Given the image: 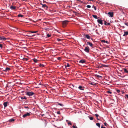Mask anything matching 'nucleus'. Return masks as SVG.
Masks as SVG:
<instances>
[{"mask_svg": "<svg viewBox=\"0 0 128 128\" xmlns=\"http://www.w3.org/2000/svg\"><path fill=\"white\" fill-rule=\"evenodd\" d=\"M34 94V93L32 92L27 91L26 94L28 96H30L33 95Z\"/></svg>", "mask_w": 128, "mask_h": 128, "instance_id": "obj_1", "label": "nucleus"}, {"mask_svg": "<svg viewBox=\"0 0 128 128\" xmlns=\"http://www.w3.org/2000/svg\"><path fill=\"white\" fill-rule=\"evenodd\" d=\"M69 21L68 20H65L62 22V26L64 28L67 25Z\"/></svg>", "mask_w": 128, "mask_h": 128, "instance_id": "obj_2", "label": "nucleus"}, {"mask_svg": "<svg viewBox=\"0 0 128 128\" xmlns=\"http://www.w3.org/2000/svg\"><path fill=\"white\" fill-rule=\"evenodd\" d=\"M108 14L109 15V16L110 17H112L113 16V13L112 12H109L108 13Z\"/></svg>", "mask_w": 128, "mask_h": 128, "instance_id": "obj_3", "label": "nucleus"}, {"mask_svg": "<svg viewBox=\"0 0 128 128\" xmlns=\"http://www.w3.org/2000/svg\"><path fill=\"white\" fill-rule=\"evenodd\" d=\"M30 115V114L29 113L27 112L26 114L23 115V117L25 118L28 116H29Z\"/></svg>", "mask_w": 128, "mask_h": 128, "instance_id": "obj_4", "label": "nucleus"}, {"mask_svg": "<svg viewBox=\"0 0 128 128\" xmlns=\"http://www.w3.org/2000/svg\"><path fill=\"white\" fill-rule=\"evenodd\" d=\"M89 48L88 47H86L85 48L84 50L87 52H89Z\"/></svg>", "mask_w": 128, "mask_h": 128, "instance_id": "obj_5", "label": "nucleus"}, {"mask_svg": "<svg viewBox=\"0 0 128 128\" xmlns=\"http://www.w3.org/2000/svg\"><path fill=\"white\" fill-rule=\"evenodd\" d=\"M97 21L98 23L101 24V25H102L103 24V23L102 20L98 19Z\"/></svg>", "mask_w": 128, "mask_h": 128, "instance_id": "obj_6", "label": "nucleus"}, {"mask_svg": "<svg viewBox=\"0 0 128 128\" xmlns=\"http://www.w3.org/2000/svg\"><path fill=\"white\" fill-rule=\"evenodd\" d=\"M40 4L42 5V7L43 8H46L47 9V8H48V7L47 6H46V4H43L42 3Z\"/></svg>", "mask_w": 128, "mask_h": 128, "instance_id": "obj_7", "label": "nucleus"}, {"mask_svg": "<svg viewBox=\"0 0 128 128\" xmlns=\"http://www.w3.org/2000/svg\"><path fill=\"white\" fill-rule=\"evenodd\" d=\"M0 39L2 40H6V39L5 38L4 36H0Z\"/></svg>", "mask_w": 128, "mask_h": 128, "instance_id": "obj_8", "label": "nucleus"}, {"mask_svg": "<svg viewBox=\"0 0 128 128\" xmlns=\"http://www.w3.org/2000/svg\"><path fill=\"white\" fill-rule=\"evenodd\" d=\"M128 35V31L124 32V34H123V36H126Z\"/></svg>", "mask_w": 128, "mask_h": 128, "instance_id": "obj_9", "label": "nucleus"}, {"mask_svg": "<svg viewBox=\"0 0 128 128\" xmlns=\"http://www.w3.org/2000/svg\"><path fill=\"white\" fill-rule=\"evenodd\" d=\"M86 62V60H80L79 62V63L83 64L84 63Z\"/></svg>", "mask_w": 128, "mask_h": 128, "instance_id": "obj_10", "label": "nucleus"}, {"mask_svg": "<svg viewBox=\"0 0 128 128\" xmlns=\"http://www.w3.org/2000/svg\"><path fill=\"white\" fill-rule=\"evenodd\" d=\"M87 44H88L89 45H90V46L91 47H92L93 46V44H92V43L90 42H87Z\"/></svg>", "mask_w": 128, "mask_h": 128, "instance_id": "obj_11", "label": "nucleus"}, {"mask_svg": "<svg viewBox=\"0 0 128 128\" xmlns=\"http://www.w3.org/2000/svg\"><path fill=\"white\" fill-rule=\"evenodd\" d=\"M8 102H4V103L3 104L4 107H6L7 106Z\"/></svg>", "mask_w": 128, "mask_h": 128, "instance_id": "obj_12", "label": "nucleus"}, {"mask_svg": "<svg viewBox=\"0 0 128 128\" xmlns=\"http://www.w3.org/2000/svg\"><path fill=\"white\" fill-rule=\"evenodd\" d=\"M10 8L12 10H15L16 9V7L15 6H10Z\"/></svg>", "mask_w": 128, "mask_h": 128, "instance_id": "obj_13", "label": "nucleus"}, {"mask_svg": "<svg viewBox=\"0 0 128 128\" xmlns=\"http://www.w3.org/2000/svg\"><path fill=\"white\" fill-rule=\"evenodd\" d=\"M78 88L80 90H84V89L83 88V87L81 86H79L78 87Z\"/></svg>", "mask_w": 128, "mask_h": 128, "instance_id": "obj_14", "label": "nucleus"}, {"mask_svg": "<svg viewBox=\"0 0 128 128\" xmlns=\"http://www.w3.org/2000/svg\"><path fill=\"white\" fill-rule=\"evenodd\" d=\"M101 42H102L106 43L107 44L108 43V41L107 40L105 41L104 40H102Z\"/></svg>", "mask_w": 128, "mask_h": 128, "instance_id": "obj_15", "label": "nucleus"}, {"mask_svg": "<svg viewBox=\"0 0 128 128\" xmlns=\"http://www.w3.org/2000/svg\"><path fill=\"white\" fill-rule=\"evenodd\" d=\"M92 16L94 18H96V19H98V18L97 16H96V15H92Z\"/></svg>", "mask_w": 128, "mask_h": 128, "instance_id": "obj_16", "label": "nucleus"}, {"mask_svg": "<svg viewBox=\"0 0 128 128\" xmlns=\"http://www.w3.org/2000/svg\"><path fill=\"white\" fill-rule=\"evenodd\" d=\"M10 70V68H6L5 70V71L7 72L8 71Z\"/></svg>", "mask_w": 128, "mask_h": 128, "instance_id": "obj_17", "label": "nucleus"}, {"mask_svg": "<svg viewBox=\"0 0 128 128\" xmlns=\"http://www.w3.org/2000/svg\"><path fill=\"white\" fill-rule=\"evenodd\" d=\"M85 36L86 38L88 39H89L90 38V36L86 34Z\"/></svg>", "mask_w": 128, "mask_h": 128, "instance_id": "obj_18", "label": "nucleus"}, {"mask_svg": "<svg viewBox=\"0 0 128 128\" xmlns=\"http://www.w3.org/2000/svg\"><path fill=\"white\" fill-rule=\"evenodd\" d=\"M124 72L128 74V70L126 68H124Z\"/></svg>", "mask_w": 128, "mask_h": 128, "instance_id": "obj_19", "label": "nucleus"}, {"mask_svg": "<svg viewBox=\"0 0 128 128\" xmlns=\"http://www.w3.org/2000/svg\"><path fill=\"white\" fill-rule=\"evenodd\" d=\"M31 32L32 33H36L38 32V31H30L29 32Z\"/></svg>", "mask_w": 128, "mask_h": 128, "instance_id": "obj_20", "label": "nucleus"}, {"mask_svg": "<svg viewBox=\"0 0 128 128\" xmlns=\"http://www.w3.org/2000/svg\"><path fill=\"white\" fill-rule=\"evenodd\" d=\"M23 60L24 61H27L28 60V59L26 58H23Z\"/></svg>", "mask_w": 128, "mask_h": 128, "instance_id": "obj_21", "label": "nucleus"}, {"mask_svg": "<svg viewBox=\"0 0 128 128\" xmlns=\"http://www.w3.org/2000/svg\"><path fill=\"white\" fill-rule=\"evenodd\" d=\"M23 16V15L21 14H19L18 15V16L19 17H22Z\"/></svg>", "mask_w": 128, "mask_h": 128, "instance_id": "obj_22", "label": "nucleus"}, {"mask_svg": "<svg viewBox=\"0 0 128 128\" xmlns=\"http://www.w3.org/2000/svg\"><path fill=\"white\" fill-rule=\"evenodd\" d=\"M33 60L34 61V62H37L38 61V60H37L36 58H34L33 59Z\"/></svg>", "mask_w": 128, "mask_h": 128, "instance_id": "obj_23", "label": "nucleus"}, {"mask_svg": "<svg viewBox=\"0 0 128 128\" xmlns=\"http://www.w3.org/2000/svg\"><path fill=\"white\" fill-rule=\"evenodd\" d=\"M14 120L12 118V119H11L9 121L10 122H12L14 121Z\"/></svg>", "mask_w": 128, "mask_h": 128, "instance_id": "obj_24", "label": "nucleus"}, {"mask_svg": "<svg viewBox=\"0 0 128 128\" xmlns=\"http://www.w3.org/2000/svg\"><path fill=\"white\" fill-rule=\"evenodd\" d=\"M96 125L97 126H98L99 127V128L100 127V123H96Z\"/></svg>", "mask_w": 128, "mask_h": 128, "instance_id": "obj_25", "label": "nucleus"}, {"mask_svg": "<svg viewBox=\"0 0 128 128\" xmlns=\"http://www.w3.org/2000/svg\"><path fill=\"white\" fill-rule=\"evenodd\" d=\"M65 67L66 68V67H69L70 66V65L68 64H67L66 65H65Z\"/></svg>", "mask_w": 128, "mask_h": 128, "instance_id": "obj_26", "label": "nucleus"}, {"mask_svg": "<svg viewBox=\"0 0 128 128\" xmlns=\"http://www.w3.org/2000/svg\"><path fill=\"white\" fill-rule=\"evenodd\" d=\"M51 36V35L50 34H47V36L48 38H49V37H50Z\"/></svg>", "mask_w": 128, "mask_h": 128, "instance_id": "obj_27", "label": "nucleus"}, {"mask_svg": "<svg viewBox=\"0 0 128 128\" xmlns=\"http://www.w3.org/2000/svg\"><path fill=\"white\" fill-rule=\"evenodd\" d=\"M57 40L58 42H60V41H61L62 40V39H59V38H57Z\"/></svg>", "mask_w": 128, "mask_h": 128, "instance_id": "obj_28", "label": "nucleus"}, {"mask_svg": "<svg viewBox=\"0 0 128 128\" xmlns=\"http://www.w3.org/2000/svg\"><path fill=\"white\" fill-rule=\"evenodd\" d=\"M21 98L22 99H25V100H26L27 99L26 98V97H22Z\"/></svg>", "mask_w": 128, "mask_h": 128, "instance_id": "obj_29", "label": "nucleus"}, {"mask_svg": "<svg viewBox=\"0 0 128 128\" xmlns=\"http://www.w3.org/2000/svg\"><path fill=\"white\" fill-rule=\"evenodd\" d=\"M127 26H128V22H125L124 23Z\"/></svg>", "mask_w": 128, "mask_h": 128, "instance_id": "obj_30", "label": "nucleus"}, {"mask_svg": "<svg viewBox=\"0 0 128 128\" xmlns=\"http://www.w3.org/2000/svg\"><path fill=\"white\" fill-rule=\"evenodd\" d=\"M86 7L88 8H90L91 7V6L89 5H88L86 6Z\"/></svg>", "mask_w": 128, "mask_h": 128, "instance_id": "obj_31", "label": "nucleus"}, {"mask_svg": "<svg viewBox=\"0 0 128 128\" xmlns=\"http://www.w3.org/2000/svg\"><path fill=\"white\" fill-rule=\"evenodd\" d=\"M89 118H90V120H93V117H89Z\"/></svg>", "mask_w": 128, "mask_h": 128, "instance_id": "obj_32", "label": "nucleus"}, {"mask_svg": "<svg viewBox=\"0 0 128 128\" xmlns=\"http://www.w3.org/2000/svg\"><path fill=\"white\" fill-rule=\"evenodd\" d=\"M72 127L73 128H78L76 126H74V125Z\"/></svg>", "mask_w": 128, "mask_h": 128, "instance_id": "obj_33", "label": "nucleus"}, {"mask_svg": "<svg viewBox=\"0 0 128 128\" xmlns=\"http://www.w3.org/2000/svg\"><path fill=\"white\" fill-rule=\"evenodd\" d=\"M96 76L97 77H98V78H102V76H99V75H96Z\"/></svg>", "mask_w": 128, "mask_h": 128, "instance_id": "obj_34", "label": "nucleus"}, {"mask_svg": "<svg viewBox=\"0 0 128 128\" xmlns=\"http://www.w3.org/2000/svg\"><path fill=\"white\" fill-rule=\"evenodd\" d=\"M56 112V113L57 114H60V112Z\"/></svg>", "mask_w": 128, "mask_h": 128, "instance_id": "obj_35", "label": "nucleus"}, {"mask_svg": "<svg viewBox=\"0 0 128 128\" xmlns=\"http://www.w3.org/2000/svg\"><path fill=\"white\" fill-rule=\"evenodd\" d=\"M107 23L106 21L104 22V24L106 25H107Z\"/></svg>", "mask_w": 128, "mask_h": 128, "instance_id": "obj_36", "label": "nucleus"}, {"mask_svg": "<svg viewBox=\"0 0 128 128\" xmlns=\"http://www.w3.org/2000/svg\"><path fill=\"white\" fill-rule=\"evenodd\" d=\"M40 66H42V67H44V65L43 64H40Z\"/></svg>", "mask_w": 128, "mask_h": 128, "instance_id": "obj_37", "label": "nucleus"}, {"mask_svg": "<svg viewBox=\"0 0 128 128\" xmlns=\"http://www.w3.org/2000/svg\"><path fill=\"white\" fill-rule=\"evenodd\" d=\"M107 93L110 94H111L112 93V92H111L109 91H107Z\"/></svg>", "mask_w": 128, "mask_h": 128, "instance_id": "obj_38", "label": "nucleus"}, {"mask_svg": "<svg viewBox=\"0 0 128 128\" xmlns=\"http://www.w3.org/2000/svg\"><path fill=\"white\" fill-rule=\"evenodd\" d=\"M68 125H72V123H71V122H68Z\"/></svg>", "mask_w": 128, "mask_h": 128, "instance_id": "obj_39", "label": "nucleus"}, {"mask_svg": "<svg viewBox=\"0 0 128 128\" xmlns=\"http://www.w3.org/2000/svg\"><path fill=\"white\" fill-rule=\"evenodd\" d=\"M93 7H94V8L95 10H96V6H93Z\"/></svg>", "mask_w": 128, "mask_h": 128, "instance_id": "obj_40", "label": "nucleus"}, {"mask_svg": "<svg viewBox=\"0 0 128 128\" xmlns=\"http://www.w3.org/2000/svg\"><path fill=\"white\" fill-rule=\"evenodd\" d=\"M95 116H96V117L97 118L98 117V116H99V115L98 114H95Z\"/></svg>", "mask_w": 128, "mask_h": 128, "instance_id": "obj_41", "label": "nucleus"}, {"mask_svg": "<svg viewBox=\"0 0 128 128\" xmlns=\"http://www.w3.org/2000/svg\"><path fill=\"white\" fill-rule=\"evenodd\" d=\"M2 44H0V47L2 48Z\"/></svg>", "mask_w": 128, "mask_h": 128, "instance_id": "obj_42", "label": "nucleus"}, {"mask_svg": "<svg viewBox=\"0 0 128 128\" xmlns=\"http://www.w3.org/2000/svg\"><path fill=\"white\" fill-rule=\"evenodd\" d=\"M125 96L126 98H127L128 99V95L126 94Z\"/></svg>", "mask_w": 128, "mask_h": 128, "instance_id": "obj_43", "label": "nucleus"}, {"mask_svg": "<svg viewBox=\"0 0 128 128\" xmlns=\"http://www.w3.org/2000/svg\"><path fill=\"white\" fill-rule=\"evenodd\" d=\"M24 108H28V106H24Z\"/></svg>", "mask_w": 128, "mask_h": 128, "instance_id": "obj_44", "label": "nucleus"}, {"mask_svg": "<svg viewBox=\"0 0 128 128\" xmlns=\"http://www.w3.org/2000/svg\"><path fill=\"white\" fill-rule=\"evenodd\" d=\"M58 105H60V106H63V105L62 104H60V103H59L58 104Z\"/></svg>", "mask_w": 128, "mask_h": 128, "instance_id": "obj_45", "label": "nucleus"}, {"mask_svg": "<svg viewBox=\"0 0 128 128\" xmlns=\"http://www.w3.org/2000/svg\"><path fill=\"white\" fill-rule=\"evenodd\" d=\"M102 67V66H98V67H97L98 68H101Z\"/></svg>", "mask_w": 128, "mask_h": 128, "instance_id": "obj_46", "label": "nucleus"}, {"mask_svg": "<svg viewBox=\"0 0 128 128\" xmlns=\"http://www.w3.org/2000/svg\"><path fill=\"white\" fill-rule=\"evenodd\" d=\"M104 125L106 126L107 125V123L106 122L104 123Z\"/></svg>", "mask_w": 128, "mask_h": 128, "instance_id": "obj_47", "label": "nucleus"}, {"mask_svg": "<svg viewBox=\"0 0 128 128\" xmlns=\"http://www.w3.org/2000/svg\"><path fill=\"white\" fill-rule=\"evenodd\" d=\"M116 91L118 92V93H119L120 92V90H116Z\"/></svg>", "mask_w": 128, "mask_h": 128, "instance_id": "obj_48", "label": "nucleus"}, {"mask_svg": "<svg viewBox=\"0 0 128 128\" xmlns=\"http://www.w3.org/2000/svg\"><path fill=\"white\" fill-rule=\"evenodd\" d=\"M107 25H110V23H107Z\"/></svg>", "mask_w": 128, "mask_h": 128, "instance_id": "obj_49", "label": "nucleus"}, {"mask_svg": "<svg viewBox=\"0 0 128 128\" xmlns=\"http://www.w3.org/2000/svg\"><path fill=\"white\" fill-rule=\"evenodd\" d=\"M61 59V58L60 57H58V60H60Z\"/></svg>", "mask_w": 128, "mask_h": 128, "instance_id": "obj_50", "label": "nucleus"}, {"mask_svg": "<svg viewBox=\"0 0 128 128\" xmlns=\"http://www.w3.org/2000/svg\"><path fill=\"white\" fill-rule=\"evenodd\" d=\"M101 128H106L105 127H104L102 126Z\"/></svg>", "mask_w": 128, "mask_h": 128, "instance_id": "obj_51", "label": "nucleus"}, {"mask_svg": "<svg viewBox=\"0 0 128 128\" xmlns=\"http://www.w3.org/2000/svg\"><path fill=\"white\" fill-rule=\"evenodd\" d=\"M90 84L92 85H93L94 84H93V83H92V82H91V83H90Z\"/></svg>", "mask_w": 128, "mask_h": 128, "instance_id": "obj_52", "label": "nucleus"}, {"mask_svg": "<svg viewBox=\"0 0 128 128\" xmlns=\"http://www.w3.org/2000/svg\"><path fill=\"white\" fill-rule=\"evenodd\" d=\"M96 34H99L98 33V32H96Z\"/></svg>", "mask_w": 128, "mask_h": 128, "instance_id": "obj_53", "label": "nucleus"}, {"mask_svg": "<svg viewBox=\"0 0 128 128\" xmlns=\"http://www.w3.org/2000/svg\"><path fill=\"white\" fill-rule=\"evenodd\" d=\"M26 36H28V37H30V36H29V35H27Z\"/></svg>", "mask_w": 128, "mask_h": 128, "instance_id": "obj_54", "label": "nucleus"}, {"mask_svg": "<svg viewBox=\"0 0 128 128\" xmlns=\"http://www.w3.org/2000/svg\"><path fill=\"white\" fill-rule=\"evenodd\" d=\"M97 119L98 120H100V119L98 118H97Z\"/></svg>", "mask_w": 128, "mask_h": 128, "instance_id": "obj_55", "label": "nucleus"}, {"mask_svg": "<svg viewBox=\"0 0 128 128\" xmlns=\"http://www.w3.org/2000/svg\"><path fill=\"white\" fill-rule=\"evenodd\" d=\"M96 32H97L98 31V30H97L96 29Z\"/></svg>", "mask_w": 128, "mask_h": 128, "instance_id": "obj_56", "label": "nucleus"}, {"mask_svg": "<svg viewBox=\"0 0 128 128\" xmlns=\"http://www.w3.org/2000/svg\"><path fill=\"white\" fill-rule=\"evenodd\" d=\"M68 120H66V122H68Z\"/></svg>", "mask_w": 128, "mask_h": 128, "instance_id": "obj_57", "label": "nucleus"}, {"mask_svg": "<svg viewBox=\"0 0 128 128\" xmlns=\"http://www.w3.org/2000/svg\"><path fill=\"white\" fill-rule=\"evenodd\" d=\"M35 36V35H33L32 36Z\"/></svg>", "mask_w": 128, "mask_h": 128, "instance_id": "obj_58", "label": "nucleus"}, {"mask_svg": "<svg viewBox=\"0 0 128 128\" xmlns=\"http://www.w3.org/2000/svg\"><path fill=\"white\" fill-rule=\"evenodd\" d=\"M75 124H74V125Z\"/></svg>", "mask_w": 128, "mask_h": 128, "instance_id": "obj_59", "label": "nucleus"}, {"mask_svg": "<svg viewBox=\"0 0 128 128\" xmlns=\"http://www.w3.org/2000/svg\"><path fill=\"white\" fill-rule=\"evenodd\" d=\"M106 66V65H104V66ZM105 66V67H106L105 66Z\"/></svg>", "mask_w": 128, "mask_h": 128, "instance_id": "obj_60", "label": "nucleus"}, {"mask_svg": "<svg viewBox=\"0 0 128 128\" xmlns=\"http://www.w3.org/2000/svg\"><path fill=\"white\" fill-rule=\"evenodd\" d=\"M29 112L30 113V112Z\"/></svg>", "mask_w": 128, "mask_h": 128, "instance_id": "obj_61", "label": "nucleus"}]
</instances>
